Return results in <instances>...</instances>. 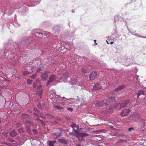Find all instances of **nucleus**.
Listing matches in <instances>:
<instances>
[{
  "label": "nucleus",
  "mask_w": 146,
  "mask_h": 146,
  "mask_svg": "<svg viewBox=\"0 0 146 146\" xmlns=\"http://www.w3.org/2000/svg\"><path fill=\"white\" fill-rule=\"evenodd\" d=\"M78 129H76L74 128L73 129L72 131V132L69 133L70 135H72L73 136H76L77 133H79L78 132Z\"/></svg>",
  "instance_id": "13"
},
{
  "label": "nucleus",
  "mask_w": 146,
  "mask_h": 146,
  "mask_svg": "<svg viewBox=\"0 0 146 146\" xmlns=\"http://www.w3.org/2000/svg\"><path fill=\"white\" fill-rule=\"evenodd\" d=\"M76 101L78 102H79L80 101V100L79 99H78L76 100Z\"/></svg>",
  "instance_id": "46"
},
{
  "label": "nucleus",
  "mask_w": 146,
  "mask_h": 146,
  "mask_svg": "<svg viewBox=\"0 0 146 146\" xmlns=\"http://www.w3.org/2000/svg\"><path fill=\"white\" fill-rule=\"evenodd\" d=\"M79 141H84L85 139L84 138L82 137H77Z\"/></svg>",
  "instance_id": "27"
},
{
  "label": "nucleus",
  "mask_w": 146,
  "mask_h": 146,
  "mask_svg": "<svg viewBox=\"0 0 146 146\" xmlns=\"http://www.w3.org/2000/svg\"><path fill=\"white\" fill-rule=\"evenodd\" d=\"M130 112V110L129 109H126L123 110L120 113V115L122 117L127 116L129 114Z\"/></svg>",
  "instance_id": "5"
},
{
  "label": "nucleus",
  "mask_w": 146,
  "mask_h": 146,
  "mask_svg": "<svg viewBox=\"0 0 146 146\" xmlns=\"http://www.w3.org/2000/svg\"><path fill=\"white\" fill-rule=\"evenodd\" d=\"M52 95L53 97L55 96V97L54 103L57 104H61V102H60V101H62V100H60L58 99V98L59 96L58 95H56V93L54 92H53V94Z\"/></svg>",
  "instance_id": "4"
},
{
  "label": "nucleus",
  "mask_w": 146,
  "mask_h": 146,
  "mask_svg": "<svg viewBox=\"0 0 146 146\" xmlns=\"http://www.w3.org/2000/svg\"><path fill=\"white\" fill-rule=\"evenodd\" d=\"M70 74V72H67L66 73L63 75V76L66 79H67L69 77V75Z\"/></svg>",
  "instance_id": "24"
},
{
  "label": "nucleus",
  "mask_w": 146,
  "mask_h": 146,
  "mask_svg": "<svg viewBox=\"0 0 146 146\" xmlns=\"http://www.w3.org/2000/svg\"><path fill=\"white\" fill-rule=\"evenodd\" d=\"M137 96V98H139V96L141 95H143L144 94V92L143 90H140L139 91L138 93L136 94Z\"/></svg>",
  "instance_id": "21"
},
{
  "label": "nucleus",
  "mask_w": 146,
  "mask_h": 146,
  "mask_svg": "<svg viewBox=\"0 0 146 146\" xmlns=\"http://www.w3.org/2000/svg\"><path fill=\"white\" fill-rule=\"evenodd\" d=\"M68 50L71 51V52H72L74 50V48L73 46H71L69 47V48H68Z\"/></svg>",
  "instance_id": "28"
},
{
  "label": "nucleus",
  "mask_w": 146,
  "mask_h": 146,
  "mask_svg": "<svg viewBox=\"0 0 146 146\" xmlns=\"http://www.w3.org/2000/svg\"><path fill=\"white\" fill-rule=\"evenodd\" d=\"M139 77V76H136V79H137Z\"/></svg>",
  "instance_id": "51"
},
{
  "label": "nucleus",
  "mask_w": 146,
  "mask_h": 146,
  "mask_svg": "<svg viewBox=\"0 0 146 146\" xmlns=\"http://www.w3.org/2000/svg\"><path fill=\"white\" fill-rule=\"evenodd\" d=\"M38 121L40 122V123H42V125H44V123H43L42 122V121L40 119H37Z\"/></svg>",
  "instance_id": "42"
},
{
  "label": "nucleus",
  "mask_w": 146,
  "mask_h": 146,
  "mask_svg": "<svg viewBox=\"0 0 146 146\" xmlns=\"http://www.w3.org/2000/svg\"><path fill=\"white\" fill-rule=\"evenodd\" d=\"M70 127L73 129L75 128L76 129H78L79 128L78 126L74 124L72 125Z\"/></svg>",
  "instance_id": "25"
},
{
  "label": "nucleus",
  "mask_w": 146,
  "mask_h": 146,
  "mask_svg": "<svg viewBox=\"0 0 146 146\" xmlns=\"http://www.w3.org/2000/svg\"><path fill=\"white\" fill-rule=\"evenodd\" d=\"M34 115H35V116H37V114L36 113H34Z\"/></svg>",
  "instance_id": "47"
},
{
  "label": "nucleus",
  "mask_w": 146,
  "mask_h": 146,
  "mask_svg": "<svg viewBox=\"0 0 146 146\" xmlns=\"http://www.w3.org/2000/svg\"><path fill=\"white\" fill-rule=\"evenodd\" d=\"M97 72H93L91 74L89 77L90 80H94L97 76Z\"/></svg>",
  "instance_id": "10"
},
{
  "label": "nucleus",
  "mask_w": 146,
  "mask_h": 146,
  "mask_svg": "<svg viewBox=\"0 0 146 146\" xmlns=\"http://www.w3.org/2000/svg\"><path fill=\"white\" fill-rule=\"evenodd\" d=\"M115 100V98L113 97H111L108 99V101L105 100L101 102H97L95 104L96 106L99 107H107L111 102H113Z\"/></svg>",
  "instance_id": "1"
},
{
  "label": "nucleus",
  "mask_w": 146,
  "mask_h": 146,
  "mask_svg": "<svg viewBox=\"0 0 146 146\" xmlns=\"http://www.w3.org/2000/svg\"><path fill=\"white\" fill-rule=\"evenodd\" d=\"M123 20V18L120 16L115 15L114 17V21L115 23H116L118 20L120 21H121Z\"/></svg>",
  "instance_id": "9"
},
{
  "label": "nucleus",
  "mask_w": 146,
  "mask_h": 146,
  "mask_svg": "<svg viewBox=\"0 0 146 146\" xmlns=\"http://www.w3.org/2000/svg\"><path fill=\"white\" fill-rule=\"evenodd\" d=\"M64 143L66 144V141H65Z\"/></svg>",
  "instance_id": "54"
},
{
  "label": "nucleus",
  "mask_w": 146,
  "mask_h": 146,
  "mask_svg": "<svg viewBox=\"0 0 146 146\" xmlns=\"http://www.w3.org/2000/svg\"><path fill=\"white\" fill-rule=\"evenodd\" d=\"M61 104H62L63 105H64L65 104V103L63 102H61Z\"/></svg>",
  "instance_id": "48"
},
{
  "label": "nucleus",
  "mask_w": 146,
  "mask_h": 146,
  "mask_svg": "<svg viewBox=\"0 0 146 146\" xmlns=\"http://www.w3.org/2000/svg\"><path fill=\"white\" fill-rule=\"evenodd\" d=\"M42 70V69L40 68H39V69H38L37 70V71H36V72H39L40 71Z\"/></svg>",
  "instance_id": "41"
},
{
  "label": "nucleus",
  "mask_w": 146,
  "mask_h": 146,
  "mask_svg": "<svg viewBox=\"0 0 146 146\" xmlns=\"http://www.w3.org/2000/svg\"><path fill=\"white\" fill-rule=\"evenodd\" d=\"M133 129V127H131L129 129V131H131Z\"/></svg>",
  "instance_id": "44"
},
{
  "label": "nucleus",
  "mask_w": 146,
  "mask_h": 146,
  "mask_svg": "<svg viewBox=\"0 0 146 146\" xmlns=\"http://www.w3.org/2000/svg\"><path fill=\"white\" fill-rule=\"evenodd\" d=\"M56 79V78L55 76L53 75H51L50 76L49 78V80L46 83V85L47 86L49 85L50 83L53 80H55Z\"/></svg>",
  "instance_id": "7"
},
{
  "label": "nucleus",
  "mask_w": 146,
  "mask_h": 146,
  "mask_svg": "<svg viewBox=\"0 0 146 146\" xmlns=\"http://www.w3.org/2000/svg\"><path fill=\"white\" fill-rule=\"evenodd\" d=\"M41 85L39 86L37 88V93L38 94L40 97V99L41 98V95L42 94V90L41 89L40 90L41 88Z\"/></svg>",
  "instance_id": "8"
},
{
  "label": "nucleus",
  "mask_w": 146,
  "mask_h": 146,
  "mask_svg": "<svg viewBox=\"0 0 146 146\" xmlns=\"http://www.w3.org/2000/svg\"><path fill=\"white\" fill-rule=\"evenodd\" d=\"M33 131L34 133L35 134H36L37 132V131L36 129H33Z\"/></svg>",
  "instance_id": "37"
},
{
  "label": "nucleus",
  "mask_w": 146,
  "mask_h": 146,
  "mask_svg": "<svg viewBox=\"0 0 146 146\" xmlns=\"http://www.w3.org/2000/svg\"><path fill=\"white\" fill-rule=\"evenodd\" d=\"M74 58L73 57L71 58L70 59V61L72 62H78L81 61V60H83L84 59V57H81L75 54L74 56Z\"/></svg>",
  "instance_id": "3"
},
{
  "label": "nucleus",
  "mask_w": 146,
  "mask_h": 146,
  "mask_svg": "<svg viewBox=\"0 0 146 146\" xmlns=\"http://www.w3.org/2000/svg\"><path fill=\"white\" fill-rule=\"evenodd\" d=\"M67 110H68L70 111H72L73 110V109L71 107H68L67 108Z\"/></svg>",
  "instance_id": "36"
},
{
  "label": "nucleus",
  "mask_w": 146,
  "mask_h": 146,
  "mask_svg": "<svg viewBox=\"0 0 146 146\" xmlns=\"http://www.w3.org/2000/svg\"><path fill=\"white\" fill-rule=\"evenodd\" d=\"M8 141H11L12 142H15L14 140L12 139L11 138H9L8 139Z\"/></svg>",
  "instance_id": "32"
},
{
  "label": "nucleus",
  "mask_w": 146,
  "mask_h": 146,
  "mask_svg": "<svg viewBox=\"0 0 146 146\" xmlns=\"http://www.w3.org/2000/svg\"><path fill=\"white\" fill-rule=\"evenodd\" d=\"M88 135V134L84 133H77L76 135V137H85Z\"/></svg>",
  "instance_id": "11"
},
{
  "label": "nucleus",
  "mask_w": 146,
  "mask_h": 146,
  "mask_svg": "<svg viewBox=\"0 0 146 146\" xmlns=\"http://www.w3.org/2000/svg\"><path fill=\"white\" fill-rule=\"evenodd\" d=\"M82 82L81 84H80V85H82L83 84V81H82Z\"/></svg>",
  "instance_id": "45"
},
{
  "label": "nucleus",
  "mask_w": 146,
  "mask_h": 146,
  "mask_svg": "<svg viewBox=\"0 0 146 146\" xmlns=\"http://www.w3.org/2000/svg\"><path fill=\"white\" fill-rule=\"evenodd\" d=\"M102 88V86L99 83H97L93 86V88L95 89L99 90Z\"/></svg>",
  "instance_id": "14"
},
{
  "label": "nucleus",
  "mask_w": 146,
  "mask_h": 146,
  "mask_svg": "<svg viewBox=\"0 0 146 146\" xmlns=\"http://www.w3.org/2000/svg\"><path fill=\"white\" fill-rule=\"evenodd\" d=\"M38 82V81L37 82H35L34 83V84H33V86L34 87H36L37 84V83Z\"/></svg>",
  "instance_id": "35"
},
{
  "label": "nucleus",
  "mask_w": 146,
  "mask_h": 146,
  "mask_svg": "<svg viewBox=\"0 0 146 146\" xmlns=\"http://www.w3.org/2000/svg\"><path fill=\"white\" fill-rule=\"evenodd\" d=\"M135 70H136V71L137 72L138 71L137 69V68H135Z\"/></svg>",
  "instance_id": "49"
},
{
  "label": "nucleus",
  "mask_w": 146,
  "mask_h": 146,
  "mask_svg": "<svg viewBox=\"0 0 146 146\" xmlns=\"http://www.w3.org/2000/svg\"><path fill=\"white\" fill-rule=\"evenodd\" d=\"M17 134V132L14 130H13L11 131L10 135L12 137H14L16 136Z\"/></svg>",
  "instance_id": "19"
},
{
  "label": "nucleus",
  "mask_w": 146,
  "mask_h": 146,
  "mask_svg": "<svg viewBox=\"0 0 146 146\" xmlns=\"http://www.w3.org/2000/svg\"><path fill=\"white\" fill-rule=\"evenodd\" d=\"M76 146H81V145L80 144H78Z\"/></svg>",
  "instance_id": "50"
},
{
  "label": "nucleus",
  "mask_w": 146,
  "mask_h": 146,
  "mask_svg": "<svg viewBox=\"0 0 146 146\" xmlns=\"http://www.w3.org/2000/svg\"><path fill=\"white\" fill-rule=\"evenodd\" d=\"M13 9H8L6 10V12L9 15H11L14 12Z\"/></svg>",
  "instance_id": "16"
},
{
  "label": "nucleus",
  "mask_w": 146,
  "mask_h": 146,
  "mask_svg": "<svg viewBox=\"0 0 146 146\" xmlns=\"http://www.w3.org/2000/svg\"><path fill=\"white\" fill-rule=\"evenodd\" d=\"M142 37L146 38V37H143V36Z\"/></svg>",
  "instance_id": "55"
},
{
  "label": "nucleus",
  "mask_w": 146,
  "mask_h": 146,
  "mask_svg": "<svg viewBox=\"0 0 146 146\" xmlns=\"http://www.w3.org/2000/svg\"><path fill=\"white\" fill-rule=\"evenodd\" d=\"M40 1L41 0H33V1L34 3V4H33L31 6L34 7L36 6L39 3Z\"/></svg>",
  "instance_id": "18"
},
{
  "label": "nucleus",
  "mask_w": 146,
  "mask_h": 146,
  "mask_svg": "<svg viewBox=\"0 0 146 146\" xmlns=\"http://www.w3.org/2000/svg\"><path fill=\"white\" fill-rule=\"evenodd\" d=\"M112 109V107H110V110L111 109Z\"/></svg>",
  "instance_id": "53"
},
{
  "label": "nucleus",
  "mask_w": 146,
  "mask_h": 146,
  "mask_svg": "<svg viewBox=\"0 0 146 146\" xmlns=\"http://www.w3.org/2000/svg\"><path fill=\"white\" fill-rule=\"evenodd\" d=\"M129 104V102L128 101H126L123 103L122 104H118V105H119L120 106V108H123L125 106H127Z\"/></svg>",
  "instance_id": "12"
},
{
  "label": "nucleus",
  "mask_w": 146,
  "mask_h": 146,
  "mask_svg": "<svg viewBox=\"0 0 146 146\" xmlns=\"http://www.w3.org/2000/svg\"><path fill=\"white\" fill-rule=\"evenodd\" d=\"M33 110L37 113L39 112V111L36 108H33Z\"/></svg>",
  "instance_id": "39"
},
{
  "label": "nucleus",
  "mask_w": 146,
  "mask_h": 146,
  "mask_svg": "<svg viewBox=\"0 0 146 146\" xmlns=\"http://www.w3.org/2000/svg\"><path fill=\"white\" fill-rule=\"evenodd\" d=\"M59 98H63V99H66V100H69V101H71L75 100V99L73 98H70L69 99H67V98H65L64 97L63 98H62V97L60 96Z\"/></svg>",
  "instance_id": "29"
},
{
  "label": "nucleus",
  "mask_w": 146,
  "mask_h": 146,
  "mask_svg": "<svg viewBox=\"0 0 146 146\" xmlns=\"http://www.w3.org/2000/svg\"><path fill=\"white\" fill-rule=\"evenodd\" d=\"M106 42H107V43H108V42L107 41V40H106Z\"/></svg>",
  "instance_id": "58"
},
{
  "label": "nucleus",
  "mask_w": 146,
  "mask_h": 146,
  "mask_svg": "<svg viewBox=\"0 0 146 146\" xmlns=\"http://www.w3.org/2000/svg\"><path fill=\"white\" fill-rule=\"evenodd\" d=\"M113 108H114V107H113ZM116 108V107H114V108Z\"/></svg>",
  "instance_id": "60"
},
{
  "label": "nucleus",
  "mask_w": 146,
  "mask_h": 146,
  "mask_svg": "<svg viewBox=\"0 0 146 146\" xmlns=\"http://www.w3.org/2000/svg\"><path fill=\"white\" fill-rule=\"evenodd\" d=\"M29 72H28L27 71H25L23 73V74L25 75H27L29 74Z\"/></svg>",
  "instance_id": "31"
},
{
  "label": "nucleus",
  "mask_w": 146,
  "mask_h": 146,
  "mask_svg": "<svg viewBox=\"0 0 146 146\" xmlns=\"http://www.w3.org/2000/svg\"><path fill=\"white\" fill-rule=\"evenodd\" d=\"M31 71H32V72L35 71V70H36V68H35L34 67H32L31 68Z\"/></svg>",
  "instance_id": "33"
},
{
  "label": "nucleus",
  "mask_w": 146,
  "mask_h": 146,
  "mask_svg": "<svg viewBox=\"0 0 146 146\" xmlns=\"http://www.w3.org/2000/svg\"><path fill=\"white\" fill-rule=\"evenodd\" d=\"M1 121H0V124H1Z\"/></svg>",
  "instance_id": "59"
},
{
  "label": "nucleus",
  "mask_w": 146,
  "mask_h": 146,
  "mask_svg": "<svg viewBox=\"0 0 146 146\" xmlns=\"http://www.w3.org/2000/svg\"><path fill=\"white\" fill-rule=\"evenodd\" d=\"M9 60V63L11 64H15L16 60L15 58H13V59L10 58Z\"/></svg>",
  "instance_id": "17"
},
{
  "label": "nucleus",
  "mask_w": 146,
  "mask_h": 146,
  "mask_svg": "<svg viewBox=\"0 0 146 146\" xmlns=\"http://www.w3.org/2000/svg\"><path fill=\"white\" fill-rule=\"evenodd\" d=\"M37 74H34L31 76V78L34 79L36 76Z\"/></svg>",
  "instance_id": "34"
},
{
  "label": "nucleus",
  "mask_w": 146,
  "mask_h": 146,
  "mask_svg": "<svg viewBox=\"0 0 146 146\" xmlns=\"http://www.w3.org/2000/svg\"><path fill=\"white\" fill-rule=\"evenodd\" d=\"M77 82V81H76H76H75V83H76Z\"/></svg>",
  "instance_id": "56"
},
{
  "label": "nucleus",
  "mask_w": 146,
  "mask_h": 146,
  "mask_svg": "<svg viewBox=\"0 0 146 146\" xmlns=\"http://www.w3.org/2000/svg\"><path fill=\"white\" fill-rule=\"evenodd\" d=\"M124 140H120L118 141V143L123 142Z\"/></svg>",
  "instance_id": "43"
},
{
  "label": "nucleus",
  "mask_w": 146,
  "mask_h": 146,
  "mask_svg": "<svg viewBox=\"0 0 146 146\" xmlns=\"http://www.w3.org/2000/svg\"><path fill=\"white\" fill-rule=\"evenodd\" d=\"M65 100H64V101H65V102H66V99H65Z\"/></svg>",
  "instance_id": "57"
},
{
  "label": "nucleus",
  "mask_w": 146,
  "mask_h": 146,
  "mask_svg": "<svg viewBox=\"0 0 146 146\" xmlns=\"http://www.w3.org/2000/svg\"><path fill=\"white\" fill-rule=\"evenodd\" d=\"M32 82V81L29 80H27V83L28 84H30Z\"/></svg>",
  "instance_id": "38"
},
{
  "label": "nucleus",
  "mask_w": 146,
  "mask_h": 146,
  "mask_svg": "<svg viewBox=\"0 0 146 146\" xmlns=\"http://www.w3.org/2000/svg\"><path fill=\"white\" fill-rule=\"evenodd\" d=\"M56 143V141H50L48 143L49 146H54V145Z\"/></svg>",
  "instance_id": "22"
},
{
  "label": "nucleus",
  "mask_w": 146,
  "mask_h": 146,
  "mask_svg": "<svg viewBox=\"0 0 146 146\" xmlns=\"http://www.w3.org/2000/svg\"><path fill=\"white\" fill-rule=\"evenodd\" d=\"M82 72L84 74L88 72V69L86 67L83 68L82 70Z\"/></svg>",
  "instance_id": "23"
},
{
  "label": "nucleus",
  "mask_w": 146,
  "mask_h": 146,
  "mask_svg": "<svg viewBox=\"0 0 146 146\" xmlns=\"http://www.w3.org/2000/svg\"><path fill=\"white\" fill-rule=\"evenodd\" d=\"M124 85H121L119 86L117 88H115V91H117L119 90H121L123 89L124 87Z\"/></svg>",
  "instance_id": "20"
},
{
  "label": "nucleus",
  "mask_w": 146,
  "mask_h": 146,
  "mask_svg": "<svg viewBox=\"0 0 146 146\" xmlns=\"http://www.w3.org/2000/svg\"><path fill=\"white\" fill-rule=\"evenodd\" d=\"M33 124L29 121H27L26 122V128L27 132H30V128L32 126Z\"/></svg>",
  "instance_id": "6"
},
{
  "label": "nucleus",
  "mask_w": 146,
  "mask_h": 146,
  "mask_svg": "<svg viewBox=\"0 0 146 146\" xmlns=\"http://www.w3.org/2000/svg\"><path fill=\"white\" fill-rule=\"evenodd\" d=\"M48 73V72H46L42 75L41 78L43 80H44L47 78Z\"/></svg>",
  "instance_id": "15"
},
{
  "label": "nucleus",
  "mask_w": 146,
  "mask_h": 146,
  "mask_svg": "<svg viewBox=\"0 0 146 146\" xmlns=\"http://www.w3.org/2000/svg\"><path fill=\"white\" fill-rule=\"evenodd\" d=\"M129 33H131L132 35H135V36H137L138 37H143V36H140L139 35H138V34H135H135H133L132 32H129Z\"/></svg>",
  "instance_id": "30"
},
{
  "label": "nucleus",
  "mask_w": 146,
  "mask_h": 146,
  "mask_svg": "<svg viewBox=\"0 0 146 146\" xmlns=\"http://www.w3.org/2000/svg\"><path fill=\"white\" fill-rule=\"evenodd\" d=\"M114 43V42H110V43H111V44H113V43Z\"/></svg>",
  "instance_id": "52"
},
{
  "label": "nucleus",
  "mask_w": 146,
  "mask_h": 146,
  "mask_svg": "<svg viewBox=\"0 0 146 146\" xmlns=\"http://www.w3.org/2000/svg\"><path fill=\"white\" fill-rule=\"evenodd\" d=\"M54 107L57 110H61L64 109L63 108L60 107L59 105H55L54 106Z\"/></svg>",
  "instance_id": "26"
},
{
  "label": "nucleus",
  "mask_w": 146,
  "mask_h": 146,
  "mask_svg": "<svg viewBox=\"0 0 146 146\" xmlns=\"http://www.w3.org/2000/svg\"><path fill=\"white\" fill-rule=\"evenodd\" d=\"M4 143L5 144L7 145L8 146H11V145L10 143H8L7 142H5Z\"/></svg>",
  "instance_id": "40"
},
{
  "label": "nucleus",
  "mask_w": 146,
  "mask_h": 146,
  "mask_svg": "<svg viewBox=\"0 0 146 146\" xmlns=\"http://www.w3.org/2000/svg\"><path fill=\"white\" fill-rule=\"evenodd\" d=\"M39 29H35L33 30L31 32V34L32 35H34L36 36H38L39 37H40L43 36V35L47 36H49L51 35V33L50 32H44L40 33L39 32Z\"/></svg>",
  "instance_id": "2"
}]
</instances>
